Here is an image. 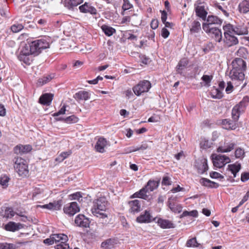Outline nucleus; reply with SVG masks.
Returning a JSON list of instances; mask_svg holds the SVG:
<instances>
[{
    "instance_id": "obj_36",
    "label": "nucleus",
    "mask_w": 249,
    "mask_h": 249,
    "mask_svg": "<svg viewBox=\"0 0 249 249\" xmlns=\"http://www.w3.org/2000/svg\"><path fill=\"white\" fill-rule=\"evenodd\" d=\"M188 64V61L186 58H183L180 60L177 66V71L181 74L182 71L185 69Z\"/></svg>"
},
{
    "instance_id": "obj_17",
    "label": "nucleus",
    "mask_w": 249,
    "mask_h": 249,
    "mask_svg": "<svg viewBox=\"0 0 249 249\" xmlns=\"http://www.w3.org/2000/svg\"><path fill=\"white\" fill-rule=\"evenodd\" d=\"M176 199V197L169 198L168 200V205L173 212L179 213L182 211V207L180 204L175 203Z\"/></svg>"
},
{
    "instance_id": "obj_10",
    "label": "nucleus",
    "mask_w": 249,
    "mask_h": 249,
    "mask_svg": "<svg viewBox=\"0 0 249 249\" xmlns=\"http://www.w3.org/2000/svg\"><path fill=\"white\" fill-rule=\"evenodd\" d=\"M30 53L28 48L23 46L18 55V59L27 65H30L32 61V54Z\"/></svg>"
},
{
    "instance_id": "obj_16",
    "label": "nucleus",
    "mask_w": 249,
    "mask_h": 249,
    "mask_svg": "<svg viewBox=\"0 0 249 249\" xmlns=\"http://www.w3.org/2000/svg\"><path fill=\"white\" fill-rule=\"evenodd\" d=\"M75 224L76 226L82 228L89 227V219L83 214H78L75 218Z\"/></svg>"
},
{
    "instance_id": "obj_34",
    "label": "nucleus",
    "mask_w": 249,
    "mask_h": 249,
    "mask_svg": "<svg viewBox=\"0 0 249 249\" xmlns=\"http://www.w3.org/2000/svg\"><path fill=\"white\" fill-rule=\"evenodd\" d=\"M238 8L240 13L245 14L249 12V0H243L239 4Z\"/></svg>"
},
{
    "instance_id": "obj_11",
    "label": "nucleus",
    "mask_w": 249,
    "mask_h": 249,
    "mask_svg": "<svg viewBox=\"0 0 249 249\" xmlns=\"http://www.w3.org/2000/svg\"><path fill=\"white\" fill-rule=\"evenodd\" d=\"M225 26L227 28H229V26H230L231 28V32L237 35H247L248 33L247 27L244 23L237 24L235 26L229 23L227 24Z\"/></svg>"
},
{
    "instance_id": "obj_6",
    "label": "nucleus",
    "mask_w": 249,
    "mask_h": 249,
    "mask_svg": "<svg viewBox=\"0 0 249 249\" xmlns=\"http://www.w3.org/2000/svg\"><path fill=\"white\" fill-rule=\"evenodd\" d=\"M54 243H58L56 246V249H67L69 248L68 236L64 234H54L52 235Z\"/></svg>"
},
{
    "instance_id": "obj_54",
    "label": "nucleus",
    "mask_w": 249,
    "mask_h": 249,
    "mask_svg": "<svg viewBox=\"0 0 249 249\" xmlns=\"http://www.w3.org/2000/svg\"><path fill=\"white\" fill-rule=\"evenodd\" d=\"M148 148V145L146 143L142 144L140 147L133 149L130 151L131 152H135L139 150H144Z\"/></svg>"
},
{
    "instance_id": "obj_49",
    "label": "nucleus",
    "mask_w": 249,
    "mask_h": 249,
    "mask_svg": "<svg viewBox=\"0 0 249 249\" xmlns=\"http://www.w3.org/2000/svg\"><path fill=\"white\" fill-rule=\"evenodd\" d=\"M199 244L197 243L196 238H192L188 240L186 243V246L188 247H197Z\"/></svg>"
},
{
    "instance_id": "obj_42",
    "label": "nucleus",
    "mask_w": 249,
    "mask_h": 249,
    "mask_svg": "<svg viewBox=\"0 0 249 249\" xmlns=\"http://www.w3.org/2000/svg\"><path fill=\"white\" fill-rule=\"evenodd\" d=\"M52 79V77L50 75H47L42 78H39L38 80L37 84L38 86H42L43 85L50 82Z\"/></svg>"
},
{
    "instance_id": "obj_7",
    "label": "nucleus",
    "mask_w": 249,
    "mask_h": 249,
    "mask_svg": "<svg viewBox=\"0 0 249 249\" xmlns=\"http://www.w3.org/2000/svg\"><path fill=\"white\" fill-rule=\"evenodd\" d=\"M25 160L21 158H18L14 165L15 170L18 173L19 176L24 177L27 176L28 174V167L24 163Z\"/></svg>"
},
{
    "instance_id": "obj_52",
    "label": "nucleus",
    "mask_w": 249,
    "mask_h": 249,
    "mask_svg": "<svg viewBox=\"0 0 249 249\" xmlns=\"http://www.w3.org/2000/svg\"><path fill=\"white\" fill-rule=\"evenodd\" d=\"M132 7L131 4L130 3L128 0H124V3L122 6V8L124 11L129 9Z\"/></svg>"
},
{
    "instance_id": "obj_15",
    "label": "nucleus",
    "mask_w": 249,
    "mask_h": 249,
    "mask_svg": "<svg viewBox=\"0 0 249 249\" xmlns=\"http://www.w3.org/2000/svg\"><path fill=\"white\" fill-rule=\"evenodd\" d=\"M222 20L214 16H209L207 18L206 22L202 24V28L205 26L208 28L213 27V25H221Z\"/></svg>"
},
{
    "instance_id": "obj_62",
    "label": "nucleus",
    "mask_w": 249,
    "mask_h": 249,
    "mask_svg": "<svg viewBox=\"0 0 249 249\" xmlns=\"http://www.w3.org/2000/svg\"><path fill=\"white\" fill-rule=\"evenodd\" d=\"M44 243L45 244H47L49 245H52L54 244L53 240V239L52 235H51L50 238H47L44 240Z\"/></svg>"
},
{
    "instance_id": "obj_44",
    "label": "nucleus",
    "mask_w": 249,
    "mask_h": 249,
    "mask_svg": "<svg viewBox=\"0 0 249 249\" xmlns=\"http://www.w3.org/2000/svg\"><path fill=\"white\" fill-rule=\"evenodd\" d=\"M9 179L10 178L7 176L5 175H2L0 177V184L3 188H6L8 185Z\"/></svg>"
},
{
    "instance_id": "obj_39",
    "label": "nucleus",
    "mask_w": 249,
    "mask_h": 249,
    "mask_svg": "<svg viewBox=\"0 0 249 249\" xmlns=\"http://www.w3.org/2000/svg\"><path fill=\"white\" fill-rule=\"evenodd\" d=\"M15 213L11 208H5L4 211L1 213V215L6 218H12L14 216Z\"/></svg>"
},
{
    "instance_id": "obj_58",
    "label": "nucleus",
    "mask_w": 249,
    "mask_h": 249,
    "mask_svg": "<svg viewBox=\"0 0 249 249\" xmlns=\"http://www.w3.org/2000/svg\"><path fill=\"white\" fill-rule=\"evenodd\" d=\"M246 53H247L246 49L244 47H242V48H240L237 52V54L238 55H239L240 56H242V57L244 56V55L246 54Z\"/></svg>"
},
{
    "instance_id": "obj_23",
    "label": "nucleus",
    "mask_w": 249,
    "mask_h": 249,
    "mask_svg": "<svg viewBox=\"0 0 249 249\" xmlns=\"http://www.w3.org/2000/svg\"><path fill=\"white\" fill-rule=\"evenodd\" d=\"M80 12L84 13H90L91 14H96V9L87 2H85L83 5L79 7Z\"/></svg>"
},
{
    "instance_id": "obj_53",
    "label": "nucleus",
    "mask_w": 249,
    "mask_h": 249,
    "mask_svg": "<svg viewBox=\"0 0 249 249\" xmlns=\"http://www.w3.org/2000/svg\"><path fill=\"white\" fill-rule=\"evenodd\" d=\"M17 248L16 245L15 244L3 243V249H17Z\"/></svg>"
},
{
    "instance_id": "obj_48",
    "label": "nucleus",
    "mask_w": 249,
    "mask_h": 249,
    "mask_svg": "<svg viewBox=\"0 0 249 249\" xmlns=\"http://www.w3.org/2000/svg\"><path fill=\"white\" fill-rule=\"evenodd\" d=\"M71 153V151L63 152L61 153L57 158H56V160L59 162L62 161L69 155H70Z\"/></svg>"
},
{
    "instance_id": "obj_32",
    "label": "nucleus",
    "mask_w": 249,
    "mask_h": 249,
    "mask_svg": "<svg viewBox=\"0 0 249 249\" xmlns=\"http://www.w3.org/2000/svg\"><path fill=\"white\" fill-rule=\"evenodd\" d=\"M158 224L162 229L174 228V224L168 220L159 219L158 220Z\"/></svg>"
},
{
    "instance_id": "obj_25",
    "label": "nucleus",
    "mask_w": 249,
    "mask_h": 249,
    "mask_svg": "<svg viewBox=\"0 0 249 249\" xmlns=\"http://www.w3.org/2000/svg\"><path fill=\"white\" fill-rule=\"evenodd\" d=\"M53 98V94L45 93L42 94L39 99V103L43 105H50Z\"/></svg>"
},
{
    "instance_id": "obj_26",
    "label": "nucleus",
    "mask_w": 249,
    "mask_h": 249,
    "mask_svg": "<svg viewBox=\"0 0 249 249\" xmlns=\"http://www.w3.org/2000/svg\"><path fill=\"white\" fill-rule=\"evenodd\" d=\"M196 165L199 173L203 174L208 169L207 160L203 158L197 162Z\"/></svg>"
},
{
    "instance_id": "obj_51",
    "label": "nucleus",
    "mask_w": 249,
    "mask_h": 249,
    "mask_svg": "<svg viewBox=\"0 0 249 249\" xmlns=\"http://www.w3.org/2000/svg\"><path fill=\"white\" fill-rule=\"evenodd\" d=\"M222 123L223 125H228V126L226 127V129L231 128L233 129L235 128V127L232 124L233 123L230 120L228 119L222 120Z\"/></svg>"
},
{
    "instance_id": "obj_61",
    "label": "nucleus",
    "mask_w": 249,
    "mask_h": 249,
    "mask_svg": "<svg viewBox=\"0 0 249 249\" xmlns=\"http://www.w3.org/2000/svg\"><path fill=\"white\" fill-rule=\"evenodd\" d=\"M249 179V173H244L242 174L241 177V180L243 182H245L247 181Z\"/></svg>"
},
{
    "instance_id": "obj_2",
    "label": "nucleus",
    "mask_w": 249,
    "mask_h": 249,
    "mask_svg": "<svg viewBox=\"0 0 249 249\" xmlns=\"http://www.w3.org/2000/svg\"><path fill=\"white\" fill-rule=\"evenodd\" d=\"M24 47L28 48L29 51L32 54L37 55L41 51L49 47V43L45 40L39 39L32 41L28 44H25Z\"/></svg>"
},
{
    "instance_id": "obj_28",
    "label": "nucleus",
    "mask_w": 249,
    "mask_h": 249,
    "mask_svg": "<svg viewBox=\"0 0 249 249\" xmlns=\"http://www.w3.org/2000/svg\"><path fill=\"white\" fill-rule=\"evenodd\" d=\"M107 142L104 138H100L97 141L95 146V148L97 151L103 153L105 151V147L107 145Z\"/></svg>"
},
{
    "instance_id": "obj_46",
    "label": "nucleus",
    "mask_w": 249,
    "mask_h": 249,
    "mask_svg": "<svg viewBox=\"0 0 249 249\" xmlns=\"http://www.w3.org/2000/svg\"><path fill=\"white\" fill-rule=\"evenodd\" d=\"M23 28L22 24L20 23H15L11 26V30L13 33H18Z\"/></svg>"
},
{
    "instance_id": "obj_5",
    "label": "nucleus",
    "mask_w": 249,
    "mask_h": 249,
    "mask_svg": "<svg viewBox=\"0 0 249 249\" xmlns=\"http://www.w3.org/2000/svg\"><path fill=\"white\" fill-rule=\"evenodd\" d=\"M249 102V98L247 96L244 97L240 103L233 107L232 109V118L235 121H237L241 113H243Z\"/></svg>"
},
{
    "instance_id": "obj_63",
    "label": "nucleus",
    "mask_w": 249,
    "mask_h": 249,
    "mask_svg": "<svg viewBox=\"0 0 249 249\" xmlns=\"http://www.w3.org/2000/svg\"><path fill=\"white\" fill-rule=\"evenodd\" d=\"M161 21L163 23H165V21H166L167 18V13L165 11H161Z\"/></svg>"
},
{
    "instance_id": "obj_33",
    "label": "nucleus",
    "mask_w": 249,
    "mask_h": 249,
    "mask_svg": "<svg viewBox=\"0 0 249 249\" xmlns=\"http://www.w3.org/2000/svg\"><path fill=\"white\" fill-rule=\"evenodd\" d=\"M83 0H64V5L69 9L73 8L80 4Z\"/></svg>"
},
{
    "instance_id": "obj_37",
    "label": "nucleus",
    "mask_w": 249,
    "mask_h": 249,
    "mask_svg": "<svg viewBox=\"0 0 249 249\" xmlns=\"http://www.w3.org/2000/svg\"><path fill=\"white\" fill-rule=\"evenodd\" d=\"M211 96L215 99H221L223 97L222 92L218 88L213 87L211 91Z\"/></svg>"
},
{
    "instance_id": "obj_31",
    "label": "nucleus",
    "mask_w": 249,
    "mask_h": 249,
    "mask_svg": "<svg viewBox=\"0 0 249 249\" xmlns=\"http://www.w3.org/2000/svg\"><path fill=\"white\" fill-rule=\"evenodd\" d=\"M89 97V93L88 91L84 90L80 91L74 95V98L77 100H87Z\"/></svg>"
},
{
    "instance_id": "obj_9",
    "label": "nucleus",
    "mask_w": 249,
    "mask_h": 249,
    "mask_svg": "<svg viewBox=\"0 0 249 249\" xmlns=\"http://www.w3.org/2000/svg\"><path fill=\"white\" fill-rule=\"evenodd\" d=\"M203 30L208 34L209 36L213 38L216 41L220 42L222 41V34L221 30L216 27L209 28L205 26Z\"/></svg>"
},
{
    "instance_id": "obj_22",
    "label": "nucleus",
    "mask_w": 249,
    "mask_h": 249,
    "mask_svg": "<svg viewBox=\"0 0 249 249\" xmlns=\"http://www.w3.org/2000/svg\"><path fill=\"white\" fill-rule=\"evenodd\" d=\"M32 149V146L29 144L27 145H18L14 148L15 152L18 154H22L27 153L31 151Z\"/></svg>"
},
{
    "instance_id": "obj_38",
    "label": "nucleus",
    "mask_w": 249,
    "mask_h": 249,
    "mask_svg": "<svg viewBox=\"0 0 249 249\" xmlns=\"http://www.w3.org/2000/svg\"><path fill=\"white\" fill-rule=\"evenodd\" d=\"M101 28L105 35L108 36H112L116 32L115 29L106 25H102Z\"/></svg>"
},
{
    "instance_id": "obj_27",
    "label": "nucleus",
    "mask_w": 249,
    "mask_h": 249,
    "mask_svg": "<svg viewBox=\"0 0 249 249\" xmlns=\"http://www.w3.org/2000/svg\"><path fill=\"white\" fill-rule=\"evenodd\" d=\"M117 244L116 239L110 238L103 242L101 244V247L104 249H112L115 247Z\"/></svg>"
},
{
    "instance_id": "obj_45",
    "label": "nucleus",
    "mask_w": 249,
    "mask_h": 249,
    "mask_svg": "<svg viewBox=\"0 0 249 249\" xmlns=\"http://www.w3.org/2000/svg\"><path fill=\"white\" fill-rule=\"evenodd\" d=\"M82 197L81 193L79 192L69 196V197L70 200H77L79 201L82 200Z\"/></svg>"
},
{
    "instance_id": "obj_24",
    "label": "nucleus",
    "mask_w": 249,
    "mask_h": 249,
    "mask_svg": "<svg viewBox=\"0 0 249 249\" xmlns=\"http://www.w3.org/2000/svg\"><path fill=\"white\" fill-rule=\"evenodd\" d=\"M128 205L130 207L129 211L131 213H135L141 210V204L139 200L136 199L130 201L128 202Z\"/></svg>"
},
{
    "instance_id": "obj_64",
    "label": "nucleus",
    "mask_w": 249,
    "mask_h": 249,
    "mask_svg": "<svg viewBox=\"0 0 249 249\" xmlns=\"http://www.w3.org/2000/svg\"><path fill=\"white\" fill-rule=\"evenodd\" d=\"M227 84H228V85L226 88V91L228 93H230L232 91V89H233V86L231 82H228Z\"/></svg>"
},
{
    "instance_id": "obj_21",
    "label": "nucleus",
    "mask_w": 249,
    "mask_h": 249,
    "mask_svg": "<svg viewBox=\"0 0 249 249\" xmlns=\"http://www.w3.org/2000/svg\"><path fill=\"white\" fill-rule=\"evenodd\" d=\"M23 228L22 224L14 222H9L5 225L4 229L5 230L10 231H16Z\"/></svg>"
},
{
    "instance_id": "obj_30",
    "label": "nucleus",
    "mask_w": 249,
    "mask_h": 249,
    "mask_svg": "<svg viewBox=\"0 0 249 249\" xmlns=\"http://www.w3.org/2000/svg\"><path fill=\"white\" fill-rule=\"evenodd\" d=\"M199 182L202 185L211 188H217L219 186L217 183L212 181L206 178H201Z\"/></svg>"
},
{
    "instance_id": "obj_8",
    "label": "nucleus",
    "mask_w": 249,
    "mask_h": 249,
    "mask_svg": "<svg viewBox=\"0 0 249 249\" xmlns=\"http://www.w3.org/2000/svg\"><path fill=\"white\" fill-rule=\"evenodd\" d=\"M151 87V83L147 80L140 82L138 84L134 86L133 90L137 96L141 95L142 93L148 92Z\"/></svg>"
},
{
    "instance_id": "obj_14",
    "label": "nucleus",
    "mask_w": 249,
    "mask_h": 249,
    "mask_svg": "<svg viewBox=\"0 0 249 249\" xmlns=\"http://www.w3.org/2000/svg\"><path fill=\"white\" fill-rule=\"evenodd\" d=\"M235 145L236 143L231 141H225L223 144H221L218 147L217 151L221 153L230 152L234 149Z\"/></svg>"
},
{
    "instance_id": "obj_4",
    "label": "nucleus",
    "mask_w": 249,
    "mask_h": 249,
    "mask_svg": "<svg viewBox=\"0 0 249 249\" xmlns=\"http://www.w3.org/2000/svg\"><path fill=\"white\" fill-rule=\"evenodd\" d=\"M229 27V28H227L225 25L223 27L224 38H222V41L227 46L231 47L238 44V40L236 37L232 35L233 33L231 31V27Z\"/></svg>"
},
{
    "instance_id": "obj_41",
    "label": "nucleus",
    "mask_w": 249,
    "mask_h": 249,
    "mask_svg": "<svg viewBox=\"0 0 249 249\" xmlns=\"http://www.w3.org/2000/svg\"><path fill=\"white\" fill-rule=\"evenodd\" d=\"M228 169L233 174L234 177H235L236 173L238 172L241 169V165L240 164L229 165Z\"/></svg>"
},
{
    "instance_id": "obj_12",
    "label": "nucleus",
    "mask_w": 249,
    "mask_h": 249,
    "mask_svg": "<svg viewBox=\"0 0 249 249\" xmlns=\"http://www.w3.org/2000/svg\"><path fill=\"white\" fill-rule=\"evenodd\" d=\"M231 160L228 156L218 155L213 158V164L215 167L221 168L227 163L230 162Z\"/></svg>"
},
{
    "instance_id": "obj_40",
    "label": "nucleus",
    "mask_w": 249,
    "mask_h": 249,
    "mask_svg": "<svg viewBox=\"0 0 249 249\" xmlns=\"http://www.w3.org/2000/svg\"><path fill=\"white\" fill-rule=\"evenodd\" d=\"M196 12L198 17L204 19L207 15V12L204 9V7L202 6H198L196 7Z\"/></svg>"
},
{
    "instance_id": "obj_20",
    "label": "nucleus",
    "mask_w": 249,
    "mask_h": 249,
    "mask_svg": "<svg viewBox=\"0 0 249 249\" xmlns=\"http://www.w3.org/2000/svg\"><path fill=\"white\" fill-rule=\"evenodd\" d=\"M232 69L244 71L246 68V62L241 58H236L232 62Z\"/></svg>"
},
{
    "instance_id": "obj_18",
    "label": "nucleus",
    "mask_w": 249,
    "mask_h": 249,
    "mask_svg": "<svg viewBox=\"0 0 249 249\" xmlns=\"http://www.w3.org/2000/svg\"><path fill=\"white\" fill-rule=\"evenodd\" d=\"M229 76L232 80H237L239 82L243 81L245 77L243 71H240L234 69H232L231 71Z\"/></svg>"
},
{
    "instance_id": "obj_60",
    "label": "nucleus",
    "mask_w": 249,
    "mask_h": 249,
    "mask_svg": "<svg viewBox=\"0 0 249 249\" xmlns=\"http://www.w3.org/2000/svg\"><path fill=\"white\" fill-rule=\"evenodd\" d=\"M66 112V107L63 106L56 113L54 114V116H58L61 114H64Z\"/></svg>"
},
{
    "instance_id": "obj_1",
    "label": "nucleus",
    "mask_w": 249,
    "mask_h": 249,
    "mask_svg": "<svg viewBox=\"0 0 249 249\" xmlns=\"http://www.w3.org/2000/svg\"><path fill=\"white\" fill-rule=\"evenodd\" d=\"M108 202L105 197H100L93 203L91 208L92 213L100 219H104L108 217L107 213Z\"/></svg>"
},
{
    "instance_id": "obj_56",
    "label": "nucleus",
    "mask_w": 249,
    "mask_h": 249,
    "mask_svg": "<svg viewBox=\"0 0 249 249\" xmlns=\"http://www.w3.org/2000/svg\"><path fill=\"white\" fill-rule=\"evenodd\" d=\"M162 184L164 185H170L171 184V182L170 181V178L167 177H164L162 181Z\"/></svg>"
},
{
    "instance_id": "obj_29",
    "label": "nucleus",
    "mask_w": 249,
    "mask_h": 249,
    "mask_svg": "<svg viewBox=\"0 0 249 249\" xmlns=\"http://www.w3.org/2000/svg\"><path fill=\"white\" fill-rule=\"evenodd\" d=\"M151 216L149 212L145 211L144 213L141 214L137 218V221L138 223H149L151 221Z\"/></svg>"
},
{
    "instance_id": "obj_43",
    "label": "nucleus",
    "mask_w": 249,
    "mask_h": 249,
    "mask_svg": "<svg viewBox=\"0 0 249 249\" xmlns=\"http://www.w3.org/2000/svg\"><path fill=\"white\" fill-rule=\"evenodd\" d=\"M59 120H63L67 123H75L78 122V119L74 115H71L65 118H60Z\"/></svg>"
},
{
    "instance_id": "obj_57",
    "label": "nucleus",
    "mask_w": 249,
    "mask_h": 249,
    "mask_svg": "<svg viewBox=\"0 0 249 249\" xmlns=\"http://www.w3.org/2000/svg\"><path fill=\"white\" fill-rule=\"evenodd\" d=\"M169 34H170V33H169V31L166 28H163L162 29L161 35L163 38H166L168 37Z\"/></svg>"
},
{
    "instance_id": "obj_47",
    "label": "nucleus",
    "mask_w": 249,
    "mask_h": 249,
    "mask_svg": "<svg viewBox=\"0 0 249 249\" xmlns=\"http://www.w3.org/2000/svg\"><path fill=\"white\" fill-rule=\"evenodd\" d=\"M235 156L236 158L243 159L245 157L244 150L241 148H238L235 151Z\"/></svg>"
},
{
    "instance_id": "obj_19",
    "label": "nucleus",
    "mask_w": 249,
    "mask_h": 249,
    "mask_svg": "<svg viewBox=\"0 0 249 249\" xmlns=\"http://www.w3.org/2000/svg\"><path fill=\"white\" fill-rule=\"evenodd\" d=\"M62 206L61 200L53 201V202H50L49 204L39 205L38 207H41L44 209H47L50 210L57 211L60 209Z\"/></svg>"
},
{
    "instance_id": "obj_59",
    "label": "nucleus",
    "mask_w": 249,
    "mask_h": 249,
    "mask_svg": "<svg viewBox=\"0 0 249 249\" xmlns=\"http://www.w3.org/2000/svg\"><path fill=\"white\" fill-rule=\"evenodd\" d=\"M159 25V21L157 19H153L151 22V27L153 29H156Z\"/></svg>"
},
{
    "instance_id": "obj_50",
    "label": "nucleus",
    "mask_w": 249,
    "mask_h": 249,
    "mask_svg": "<svg viewBox=\"0 0 249 249\" xmlns=\"http://www.w3.org/2000/svg\"><path fill=\"white\" fill-rule=\"evenodd\" d=\"M213 78L212 76H210L208 75H204L202 78L201 79L203 80L205 83V85L209 87L210 86V83H211L212 79Z\"/></svg>"
},
{
    "instance_id": "obj_3",
    "label": "nucleus",
    "mask_w": 249,
    "mask_h": 249,
    "mask_svg": "<svg viewBox=\"0 0 249 249\" xmlns=\"http://www.w3.org/2000/svg\"><path fill=\"white\" fill-rule=\"evenodd\" d=\"M159 181L149 180L144 187L141 189L139 192L134 194L131 197H138L146 199L148 197L147 193L153 191L159 186Z\"/></svg>"
},
{
    "instance_id": "obj_35",
    "label": "nucleus",
    "mask_w": 249,
    "mask_h": 249,
    "mask_svg": "<svg viewBox=\"0 0 249 249\" xmlns=\"http://www.w3.org/2000/svg\"><path fill=\"white\" fill-rule=\"evenodd\" d=\"M201 30V24L198 21H193L191 25L190 31L191 34L197 33Z\"/></svg>"
},
{
    "instance_id": "obj_13",
    "label": "nucleus",
    "mask_w": 249,
    "mask_h": 249,
    "mask_svg": "<svg viewBox=\"0 0 249 249\" xmlns=\"http://www.w3.org/2000/svg\"><path fill=\"white\" fill-rule=\"evenodd\" d=\"M80 208L77 203L75 202H72L66 205L64 207V212L65 213L69 215H73L76 213L79 212Z\"/></svg>"
},
{
    "instance_id": "obj_55",
    "label": "nucleus",
    "mask_w": 249,
    "mask_h": 249,
    "mask_svg": "<svg viewBox=\"0 0 249 249\" xmlns=\"http://www.w3.org/2000/svg\"><path fill=\"white\" fill-rule=\"evenodd\" d=\"M210 176L211 178H224L223 176L221 175L219 173L216 172H212L210 173Z\"/></svg>"
}]
</instances>
